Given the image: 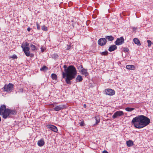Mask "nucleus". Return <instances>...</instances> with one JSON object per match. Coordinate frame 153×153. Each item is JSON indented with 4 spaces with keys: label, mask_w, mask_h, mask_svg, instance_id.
<instances>
[{
    "label": "nucleus",
    "mask_w": 153,
    "mask_h": 153,
    "mask_svg": "<svg viewBox=\"0 0 153 153\" xmlns=\"http://www.w3.org/2000/svg\"><path fill=\"white\" fill-rule=\"evenodd\" d=\"M45 142L43 138L41 139L38 141L37 144L40 147L42 146L45 144Z\"/></svg>",
    "instance_id": "4468645a"
},
{
    "label": "nucleus",
    "mask_w": 153,
    "mask_h": 153,
    "mask_svg": "<svg viewBox=\"0 0 153 153\" xmlns=\"http://www.w3.org/2000/svg\"><path fill=\"white\" fill-rule=\"evenodd\" d=\"M11 58L14 59H17V57L16 55L14 54L12 56Z\"/></svg>",
    "instance_id": "72a5a7b5"
},
{
    "label": "nucleus",
    "mask_w": 153,
    "mask_h": 153,
    "mask_svg": "<svg viewBox=\"0 0 153 153\" xmlns=\"http://www.w3.org/2000/svg\"><path fill=\"white\" fill-rule=\"evenodd\" d=\"M92 17L94 19H95V18H96V16H94L93 15Z\"/></svg>",
    "instance_id": "a19ab883"
},
{
    "label": "nucleus",
    "mask_w": 153,
    "mask_h": 153,
    "mask_svg": "<svg viewBox=\"0 0 153 153\" xmlns=\"http://www.w3.org/2000/svg\"><path fill=\"white\" fill-rule=\"evenodd\" d=\"M79 72H81L82 74L85 76V77L87 76L88 74L87 72V70L83 68L79 71Z\"/></svg>",
    "instance_id": "ddd939ff"
},
{
    "label": "nucleus",
    "mask_w": 153,
    "mask_h": 153,
    "mask_svg": "<svg viewBox=\"0 0 153 153\" xmlns=\"http://www.w3.org/2000/svg\"><path fill=\"white\" fill-rule=\"evenodd\" d=\"M124 115V113L122 111H119L115 112L112 116L113 119H115L118 117H120Z\"/></svg>",
    "instance_id": "1a4fd4ad"
},
{
    "label": "nucleus",
    "mask_w": 153,
    "mask_h": 153,
    "mask_svg": "<svg viewBox=\"0 0 153 153\" xmlns=\"http://www.w3.org/2000/svg\"><path fill=\"white\" fill-rule=\"evenodd\" d=\"M134 108H132L127 107L125 108V110L127 111H131L134 110Z\"/></svg>",
    "instance_id": "393cba45"
},
{
    "label": "nucleus",
    "mask_w": 153,
    "mask_h": 153,
    "mask_svg": "<svg viewBox=\"0 0 153 153\" xmlns=\"http://www.w3.org/2000/svg\"><path fill=\"white\" fill-rule=\"evenodd\" d=\"M36 25L37 26V29L38 30H40V27L38 23L37 22H36Z\"/></svg>",
    "instance_id": "c756f323"
},
{
    "label": "nucleus",
    "mask_w": 153,
    "mask_h": 153,
    "mask_svg": "<svg viewBox=\"0 0 153 153\" xmlns=\"http://www.w3.org/2000/svg\"><path fill=\"white\" fill-rule=\"evenodd\" d=\"M71 48V46L70 45H67V47L66 48V50H69Z\"/></svg>",
    "instance_id": "f704fd0d"
},
{
    "label": "nucleus",
    "mask_w": 153,
    "mask_h": 153,
    "mask_svg": "<svg viewBox=\"0 0 153 153\" xmlns=\"http://www.w3.org/2000/svg\"><path fill=\"white\" fill-rule=\"evenodd\" d=\"M117 48V47L116 45H112L109 47L108 50L110 52H112L116 50Z\"/></svg>",
    "instance_id": "f8f14e48"
},
{
    "label": "nucleus",
    "mask_w": 153,
    "mask_h": 153,
    "mask_svg": "<svg viewBox=\"0 0 153 153\" xmlns=\"http://www.w3.org/2000/svg\"><path fill=\"white\" fill-rule=\"evenodd\" d=\"M105 94L106 95L112 96L115 94V91L111 89H107L105 90Z\"/></svg>",
    "instance_id": "9d476101"
},
{
    "label": "nucleus",
    "mask_w": 153,
    "mask_h": 153,
    "mask_svg": "<svg viewBox=\"0 0 153 153\" xmlns=\"http://www.w3.org/2000/svg\"><path fill=\"white\" fill-rule=\"evenodd\" d=\"M48 128L51 129L52 131L56 132L58 131L57 128L55 126L52 125H47Z\"/></svg>",
    "instance_id": "9b49d317"
},
{
    "label": "nucleus",
    "mask_w": 153,
    "mask_h": 153,
    "mask_svg": "<svg viewBox=\"0 0 153 153\" xmlns=\"http://www.w3.org/2000/svg\"><path fill=\"white\" fill-rule=\"evenodd\" d=\"M29 45L28 43L26 42H23L21 45V47L22 48L23 51L27 56H29L30 55L29 51L30 48L28 47Z\"/></svg>",
    "instance_id": "20e7f679"
},
{
    "label": "nucleus",
    "mask_w": 153,
    "mask_h": 153,
    "mask_svg": "<svg viewBox=\"0 0 153 153\" xmlns=\"http://www.w3.org/2000/svg\"><path fill=\"white\" fill-rule=\"evenodd\" d=\"M66 106L64 105H61L56 106L53 109V110L55 111H59L66 108Z\"/></svg>",
    "instance_id": "0eeeda50"
},
{
    "label": "nucleus",
    "mask_w": 153,
    "mask_h": 153,
    "mask_svg": "<svg viewBox=\"0 0 153 153\" xmlns=\"http://www.w3.org/2000/svg\"><path fill=\"white\" fill-rule=\"evenodd\" d=\"M123 51L125 52H128L129 51V49L127 48H123Z\"/></svg>",
    "instance_id": "2f4dec72"
},
{
    "label": "nucleus",
    "mask_w": 153,
    "mask_h": 153,
    "mask_svg": "<svg viewBox=\"0 0 153 153\" xmlns=\"http://www.w3.org/2000/svg\"><path fill=\"white\" fill-rule=\"evenodd\" d=\"M102 153H108V152L106 151V150H104L103 151Z\"/></svg>",
    "instance_id": "58836bf2"
},
{
    "label": "nucleus",
    "mask_w": 153,
    "mask_h": 153,
    "mask_svg": "<svg viewBox=\"0 0 153 153\" xmlns=\"http://www.w3.org/2000/svg\"><path fill=\"white\" fill-rule=\"evenodd\" d=\"M77 67L78 69H80L81 68L83 69V68L82 65L79 64L77 65Z\"/></svg>",
    "instance_id": "c85d7f7f"
},
{
    "label": "nucleus",
    "mask_w": 153,
    "mask_h": 153,
    "mask_svg": "<svg viewBox=\"0 0 153 153\" xmlns=\"http://www.w3.org/2000/svg\"><path fill=\"white\" fill-rule=\"evenodd\" d=\"M86 104H84V105H83V107H84V108H86Z\"/></svg>",
    "instance_id": "ea45409f"
},
{
    "label": "nucleus",
    "mask_w": 153,
    "mask_h": 153,
    "mask_svg": "<svg viewBox=\"0 0 153 153\" xmlns=\"http://www.w3.org/2000/svg\"><path fill=\"white\" fill-rule=\"evenodd\" d=\"M95 120L96 121V123L95 125L99 123H100V119L98 117H95Z\"/></svg>",
    "instance_id": "b1692460"
},
{
    "label": "nucleus",
    "mask_w": 153,
    "mask_h": 153,
    "mask_svg": "<svg viewBox=\"0 0 153 153\" xmlns=\"http://www.w3.org/2000/svg\"><path fill=\"white\" fill-rule=\"evenodd\" d=\"M126 68L129 70H133L135 68V66L133 65H127L126 66Z\"/></svg>",
    "instance_id": "6ab92c4d"
},
{
    "label": "nucleus",
    "mask_w": 153,
    "mask_h": 153,
    "mask_svg": "<svg viewBox=\"0 0 153 153\" xmlns=\"http://www.w3.org/2000/svg\"><path fill=\"white\" fill-rule=\"evenodd\" d=\"M31 49L32 51H34L36 48V47L34 45L31 44L30 45Z\"/></svg>",
    "instance_id": "bb28decb"
},
{
    "label": "nucleus",
    "mask_w": 153,
    "mask_h": 153,
    "mask_svg": "<svg viewBox=\"0 0 153 153\" xmlns=\"http://www.w3.org/2000/svg\"><path fill=\"white\" fill-rule=\"evenodd\" d=\"M23 89L22 88H20L19 89V90L18 92L22 93L23 92Z\"/></svg>",
    "instance_id": "c9c22d12"
},
{
    "label": "nucleus",
    "mask_w": 153,
    "mask_h": 153,
    "mask_svg": "<svg viewBox=\"0 0 153 153\" xmlns=\"http://www.w3.org/2000/svg\"><path fill=\"white\" fill-rule=\"evenodd\" d=\"M124 39L123 36L117 38L114 42V44L117 45H120L124 43Z\"/></svg>",
    "instance_id": "423d86ee"
},
{
    "label": "nucleus",
    "mask_w": 153,
    "mask_h": 153,
    "mask_svg": "<svg viewBox=\"0 0 153 153\" xmlns=\"http://www.w3.org/2000/svg\"><path fill=\"white\" fill-rule=\"evenodd\" d=\"M82 77L80 75H78L75 79L76 82H81L82 81Z\"/></svg>",
    "instance_id": "dca6fc26"
},
{
    "label": "nucleus",
    "mask_w": 153,
    "mask_h": 153,
    "mask_svg": "<svg viewBox=\"0 0 153 153\" xmlns=\"http://www.w3.org/2000/svg\"><path fill=\"white\" fill-rule=\"evenodd\" d=\"M110 10H108V12H109V13H110Z\"/></svg>",
    "instance_id": "79ce46f5"
},
{
    "label": "nucleus",
    "mask_w": 153,
    "mask_h": 153,
    "mask_svg": "<svg viewBox=\"0 0 153 153\" xmlns=\"http://www.w3.org/2000/svg\"><path fill=\"white\" fill-rule=\"evenodd\" d=\"M14 85L11 83H9L8 85L5 84L1 89L4 91H6L8 93L11 92L13 88Z\"/></svg>",
    "instance_id": "39448f33"
},
{
    "label": "nucleus",
    "mask_w": 153,
    "mask_h": 153,
    "mask_svg": "<svg viewBox=\"0 0 153 153\" xmlns=\"http://www.w3.org/2000/svg\"><path fill=\"white\" fill-rule=\"evenodd\" d=\"M126 144L128 147H131L133 145L134 142L131 140H129L126 141Z\"/></svg>",
    "instance_id": "f3484780"
},
{
    "label": "nucleus",
    "mask_w": 153,
    "mask_h": 153,
    "mask_svg": "<svg viewBox=\"0 0 153 153\" xmlns=\"http://www.w3.org/2000/svg\"><path fill=\"white\" fill-rule=\"evenodd\" d=\"M45 49V47H41V51L42 52H44V51Z\"/></svg>",
    "instance_id": "473e14b6"
},
{
    "label": "nucleus",
    "mask_w": 153,
    "mask_h": 153,
    "mask_svg": "<svg viewBox=\"0 0 153 153\" xmlns=\"http://www.w3.org/2000/svg\"><path fill=\"white\" fill-rule=\"evenodd\" d=\"M100 53L102 56H107L108 54V52L107 51H105L102 52H100Z\"/></svg>",
    "instance_id": "a878e982"
},
{
    "label": "nucleus",
    "mask_w": 153,
    "mask_h": 153,
    "mask_svg": "<svg viewBox=\"0 0 153 153\" xmlns=\"http://www.w3.org/2000/svg\"><path fill=\"white\" fill-rule=\"evenodd\" d=\"M147 42L148 43V47H150L151 46V45L152 44V42L151 41L149 40H147Z\"/></svg>",
    "instance_id": "cd10ccee"
},
{
    "label": "nucleus",
    "mask_w": 153,
    "mask_h": 153,
    "mask_svg": "<svg viewBox=\"0 0 153 153\" xmlns=\"http://www.w3.org/2000/svg\"><path fill=\"white\" fill-rule=\"evenodd\" d=\"M41 29L43 31H47L48 30V27L45 26V25H44L42 27Z\"/></svg>",
    "instance_id": "5701e85b"
},
{
    "label": "nucleus",
    "mask_w": 153,
    "mask_h": 153,
    "mask_svg": "<svg viewBox=\"0 0 153 153\" xmlns=\"http://www.w3.org/2000/svg\"><path fill=\"white\" fill-rule=\"evenodd\" d=\"M31 29V28H30V27H28L27 28V30L28 31H30V30Z\"/></svg>",
    "instance_id": "e433bc0d"
},
{
    "label": "nucleus",
    "mask_w": 153,
    "mask_h": 153,
    "mask_svg": "<svg viewBox=\"0 0 153 153\" xmlns=\"http://www.w3.org/2000/svg\"><path fill=\"white\" fill-rule=\"evenodd\" d=\"M133 41L135 44H137L138 46L141 45V43L139 39L136 38H134L133 39Z\"/></svg>",
    "instance_id": "aec40b11"
},
{
    "label": "nucleus",
    "mask_w": 153,
    "mask_h": 153,
    "mask_svg": "<svg viewBox=\"0 0 153 153\" xmlns=\"http://www.w3.org/2000/svg\"><path fill=\"white\" fill-rule=\"evenodd\" d=\"M7 109L6 106L5 105H1L0 107V115H1V114L4 111V110Z\"/></svg>",
    "instance_id": "a211bd4d"
},
{
    "label": "nucleus",
    "mask_w": 153,
    "mask_h": 153,
    "mask_svg": "<svg viewBox=\"0 0 153 153\" xmlns=\"http://www.w3.org/2000/svg\"><path fill=\"white\" fill-rule=\"evenodd\" d=\"M48 69V67H47L46 66L44 65L40 68V70L41 71H47Z\"/></svg>",
    "instance_id": "4be33fe9"
},
{
    "label": "nucleus",
    "mask_w": 153,
    "mask_h": 153,
    "mask_svg": "<svg viewBox=\"0 0 153 153\" xmlns=\"http://www.w3.org/2000/svg\"><path fill=\"white\" fill-rule=\"evenodd\" d=\"M16 114V111L15 110L10 109L7 108L5 109L1 114L3 117L5 119L7 118L12 117V115H15Z\"/></svg>",
    "instance_id": "7ed1b4c3"
},
{
    "label": "nucleus",
    "mask_w": 153,
    "mask_h": 153,
    "mask_svg": "<svg viewBox=\"0 0 153 153\" xmlns=\"http://www.w3.org/2000/svg\"><path fill=\"white\" fill-rule=\"evenodd\" d=\"M98 10H95L94 11H93V12L95 13H98Z\"/></svg>",
    "instance_id": "4c0bfd02"
},
{
    "label": "nucleus",
    "mask_w": 153,
    "mask_h": 153,
    "mask_svg": "<svg viewBox=\"0 0 153 153\" xmlns=\"http://www.w3.org/2000/svg\"><path fill=\"white\" fill-rule=\"evenodd\" d=\"M64 71L62 72V77L65 79V81L68 85L71 84V81L74 79L77 74L76 68L73 65L68 66L66 65L63 66Z\"/></svg>",
    "instance_id": "f257e3e1"
},
{
    "label": "nucleus",
    "mask_w": 153,
    "mask_h": 153,
    "mask_svg": "<svg viewBox=\"0 0 153 153\" xmlns=\"http://www.w3.org/2000/svg\"><path fill=\"white\" fill-rule=\"evenodd\" d=\"M107 43V40L105 38H101L98 41V44L101 46H103L105 45Z\"/></svg>",
    "instance_id": "6e6552de"
},
{
    "label": "nucleus",
    "mask_w": 153,
    "mask_h": 153,
    "mask_svg": "<svg viewBox=\"0 0 153 153\" xmlns=\"http://www.w3.org/2000/svg\"><path fill=\"white\" fill-rule=\"evenodd\" d=\"M150 122V119L143 115H140L133 118L131 123L135 128L140 129L149 125Z\"/></svg>",
    "instance_id": "f03ea898"
},
{
    "label": "nucleus",
    "mask_w": 153,
    "mask_h": 153,
    "mask_svg": "<svg viewBox=\"0 0 153 153\" xmlns=\"http://www.w3.org/2000/svg\"><path fill=\"white\" fill-rule=\"evenodd\" d=\"M51 76L52 79L55 80H57V76L55 74L53 73L52 74Z\"/></svg>",
    "instance_id": "412c9836"
},
{
    "label": "nucleus",
    "mask_w": 153,
    "mask_h": 153,
    "mask_svg": "<svg viewBox=\"0 0 153 153\" xmlns=\"http://www.w3.org/2000/svg\"><path fill=\"white\" fill-rule=\"evenodd\" d=\"M52 105H53V107H54V105L53 104Z\"/></svg>",
    "instance_id": "37998d69"
},
{
    "label": "nucleus",
    "mask_w": 153,
    "mask_h": 153,
    "mask_svg": "<svg viewBox=\"0 0 153 153\" xmlns=\"http://www.w3.org/2000/svg\"><path fill=\"white\" fill-rule=\"evenodd\" d=\"M105 38L106 39V40H107L108 41H112L114 39V37L112 36H105Z\"/></svg>",
    "instance_id": "2eb2a0df"
},
{
    "label": "nucleus",
    "mask_w": 153,
    "mask_h": 153,
    "mask_svg": "<svg viewBox=\"0 0 153 153\" xmlns=\"http://www.w3.org/2000/svg\"><path fill=\"white\" fill-rule=\"evenodd\" d=\"M79 124H80V125L81 126H84L85 125L84 121L83 120L81 122H80Z\"/></svg>",
    "instance_id": "7c9ffc66"
}]
</instances>
